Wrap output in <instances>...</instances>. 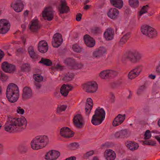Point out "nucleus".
<instances>
[{
  "mask_svg": "<svg viewBox=\"0 0 160 160\" xmlns=\"http://www.w3.org/2000/svg\"><path fill=\"white\" fill-rule=\"evenodd\" d=\"M130 135L129 131L127 129H124L116 132L114 134V136L117 138H124L128 137Z\"/></svg>",
  "mask_w": 160,
  "mask_h": 160,
  "instance_id": "obj_20",
  "label": "nucleus"
},
{
  "mask_svg": "<svg viewBox=\"0 0 160 160\" xmlns=\"http://www.w3.org/2000/svg\"><path fill=\"white\" fill-rule=\"evenodd\" d=\"M4 52L1 50L0 49V62L2 59L3 58L4 56Z\"/></svg>",
  "mask_w": 160,
  "mask_h": 160,
  "instance_id": "obj_61",
  "label": "nucleus"
},
{
  "mask_svg": "<svg viewBox=\"0 0 160 160\" xmlns=\"http://www.w3.org/2000/svg\"><path fill=\"white\" fill-rule=\"evenodd\" d=\"M115 97L114 94L111 93L110 95V100L112 103H113L115 102Z\"/></svg>",
  "mask_w": 160,
  "mask_h": 160,
  "instance_id": "obj_60",
  "label": "nucleus"
},
{
  "mask_svg": "<svg viewBox=\"0 0 160 160\" xmlns=\"http://www.w3.org/2000/svg\"><path fill=\"white\" fill-rule=\"evenodd\" d=\"M85 43L89 47H93L95 44V42L92 38L88 35H85L83 37Z\"/></svg>",
  "mask_w": 160,
  "mask_h": 160,
  "instance_id": "obj_26",
  "label": "nucleus"
},
{
  "mask_svg": "<svg viewBox=\"0 0 160 160\" xmlns=\"http://www.w3.org/2000/svg\"><path fill=\"white\" fill-rule=\"evenodd\" d=\"M119 13V11L114 8H111L109 9L107 13L108 16L112 19H115L118 16Z\"/></svg>",
  "mask_w": 160,
  "mask_h": 160,
  "instance_id": "obj_27",
  "label": "nucleus"
},
{
  "mask_svg": "<svg viewBox=\"0 0 160 160\" xmlns=\"http://www.w3.org/2000/svg\"><path fill=\"white\" fill-rule=\"evenodd\" d=\"M28 52L31 58L32 59H37L38 58V55L35 52L32 46H30L28 49Z\"/></svg>",
  "mask_w": 160,
  "mask_h": 160,
  "instance_id": "obj_33",
  "label": "nucleus"
},
{
  "mask_svg": "<svg viewBox=\"0 0 160 160\" xmlns=\"http://www.w3.org/2000/svg\"><path fill=\"white\" fill-rule=\"evenodd\" d=\"M76 157L74 156H72L66 158L65 160H76Z\"/></svg>",
  "mask_w": 160,
  "mask_h": 160,
  "instance_id": "obj_63",
  "label": "nucleus"
},
{
  "mask_svg": "<svg viewBox=\"0 0 160 160\" xmlns=\"http://www.w3.org/2000/svg\"><path fill=\"white\" fill-rule=\"evenodd\" d=\"M82 14L80 13H78L76 17V20L78 21H79L82 18Z\"/></svg>",
  "mask_w": 160,
  "mask_h": 160,
  "instance_id": "obj_59",
  "label": "nucleus"
},
{
  "mask_svg": "<svg viewBox=\"0 0 160 160\" xmlns=\"http://www.w3.org/2000/svg\"><path fill=\"white\" fill-rule=\"evenodd\" d=\"M106 52V49L105 48L100 47L93 52V58L99 59L103 57Z\"/></svg>",
  "mask_w": 160,
  "mask_h": 160,
  "instance_id": "obj_17",
  "label": "nucleus"
},
{
  "mask_svg": "<svg viewBox=\"0 0 160 160\" xmlns=\"http://www.w3.org/2000/svg\"><path fill=\"white\" fill-rule=\"evenodd\" d=\"M17 112L18 113L22 114L24 113V110L23 109L21 108L20 107H18L17 109Z\"/></svg>",
  "mask_w": 160,
  "mask_h": 160,
  "instance_id": "obj_58",
  "label": "nucleus"
},
{
  "mask_svg": "<svg viewBox=\"0 0 160 160\" xmlns=\"http://www.w3.org/2000/svg\"><path fill=\"white\" fill-rule=\"evenodd\" d=\"M149 8V6L148 5L143 6L140 11L139 15L141 16L143 14L147 13Z\"/></svg>",
  "mask_w": 160,
  "mask_h": 160,
  "instance_id": "obj_42",
  "label": "nucleus"
},
{
  "mask_svg": "<svg viewBox=\"0 0 160 160\" xmlns=\"http://www.w3.org/2000/svg\"><path fill=\"white\" fill-rule=\"evenodd\" d=\"M60 155V152L55 150L49 151L45 156V159L47 160H55L58 158Z\"/></svg>",
  "mask_w": 160,
  "mask_h": 160,
  "instance_id": "obj_10",
  "label": "nucleus"
},
{
  "mask_svg": "<svg viewBox=\"0 0 160 160\" xmlns=\"http://www.w3.org/2000/svg\"><path fill=\"white\" fill-rule=\"evenodd\" d=\"M104 155L107 160H114L116 158L115 152L111 149L106 150Z\"/></svg>",
  "mask_w": 160,
  "mask_h": 160,
  "instance_id": "obj_22",
  "label": "nucleus"
},
{
  "mask_svg": "<svg viewBox=\"0 0 160 160\" xmlns=\"http://www.w3.org/2000/svg\"><path fill=\"white\" fill-rule=\"evenodd\" d=\"M16 51L17 53V55L20 53H23L24 52L23 49L22 48H18L16 50Z\"/></svg>",
  "mask_w": 160,
  "mask_h": 160,
  "instance_id": "obj_57",
  "label": "nucleus"
},
{
  "mask_svg": "<svg viewBox=\"0 0 160 160\" xmlns=\"http://www.w3.org/2000/svg\"><path fill=\"white\" fill-rule=\"evenodd\" d=\"M143 143L144 144L151 145V146H155L156 144V142L151 140H146Z\"/></svg>",
  "mask_w": 160,
  "mask_h": 160,
  "instance_id": "obj_51",
  "label": "nucleus"
},
{
  "mask_svg": "<svg viewBox=\"0 0 160 160\" xmlns=\"http://www.w3.org/2000/svg\"><path fill=\"white\" fill-rule=\"evenodd\" d=\"M54 96L57 98H59L60 97V94L57 92H55L54 94Z\"/></svg>",
  "mask_w": 160,
  "mask_h": 160,
  "instance_id": "obj_64",
  "label": "nucleus"
},
{
  "mask_svg": "<svg viewBox=\"0 0 160 160\" xmlns=\"http://www.w3.org/2000/svg\"><path fill=\"white\" fill-rule=\"evenodd\" d=\"M111 146L110 143L106 142L105 143L102 145L101 146L103 148H109Z\"/></svg>",
  "mask_w": 160,
  "mask_h": 160,
  "instance_id": "obj_56",
  "label": "nucleus"
},
{
  "mask_svg": "<svg viewBox=\"0 0 160 160\" xmlns=\"http://www.w3.org/2000/svg\"><path fill=\"white\" fill-rule=\"evenodd\" d=\"M67 108V106L66 105H61L58 107L57 108V113H60L62 111H65Z\"/></svg>",
  "mask_w": 160,
  "mask_h": 160,
  "instance_id": "obj_49",
  "label": "nucleus"
},
{
  "mask_svg": "<svg viewBox=\"0 0 160 160\" xmlns=\"http://www.w3.org/2000/svg\"><path fill=\"white\" fill-rule=\"evenodd\" d=\"M114 32L112 28H108L104 32L103 36L106 40L108 41L112 40L114 38Z\"/></svg>",
  "mask_w": 160,
  "mask_h": 160,
  "instance_id": "obj_19",
  "label": "nucleus"
},
{
  "mask_svg": "<svg viewBox=\"0 0 160 160\" xmlns=\"http://www.w3.org/2000/svg\"><path fill=\"white\" fill-rule=\"evenodd\" d=\"M74 77V75L73 73L68 72L65 75L63 80L67 82L71 81L72 80Z\"/></svg>",
  "mask_w": 160,
  "mask_h": 160,
  "instance_id": "obj_37",
  "label": "nucleus"
},
{
  "mask_svg": "<svg viewBox=\"0 0 160 160\" xmlns=\"http://www.w3.org/2000/svg\"><path fill=\"white\" fill-rule=\"evenodd\" d=\"M40 26L38 20H33L29 27V29L32 32H37L40 28Z\"/></svg>",
  "mask_w": 160,
  "mask_h": 160,
  "instance_id": "obj_28",
  "label": "nucleus"
},
{
  "mask_svg": "<svg viewBox=\"0 0 160 160\" xmlns=\"http://www.w3.org/2000/svg\"><path fill=\"white\" fill-rule=\"evenodd\" d=\"M72 48L74 52H80L82 51V48L77 44H75L72 46Z\"/></svg>",
  "mask_w": 160,
  "mask_h": 160,
  "instance_id": "obj_45",
  "label": "nucleus"
},
{
  "mask_svg": "<svg viewBox=\"0 0 160 160\" xmlns=\"http://www.w3.org/2000/svg\"><path fill=\"white\" fill-rule=\"evenodd\" d=\"M84 90L89 93H94L97 90L98 86L96 82L92 81L88 82L83 85Z\"/></svg>",
  "mask_w": 160,
  "mask_h": 160,
  "instance_id": "obj_6",
  "label": "nucleus"
},
{
  "mask_svg": "<svg viewBox=\"0 0 160 160\" xmlns=\"http://www.w3.org/2000/svg\"><path fill=\"white\" fill-rule=\"evenodd\" d=\"M58 10L60 14L68 13L69 11V8L67 5L65 0H61L60 6L58 7Z\"/></svg>",
  "mask_w": 160,
  "mask_h": 160,
  "instance_id": "obj_21",
  "label": "nucleus"
},
{
  "mask_svg": "<svg viewBox=\"0 0 160 160\" xmlns=\"http://www.w3.org/2000/svg\"><path fill=\"white\" fill-rule=\"evenodd\" d=\"M10 24L6 19L0 20V33L2 34L7 33L9 29Z\"/></svg>",
  "mask_w": 160,
  "mask_h": 160,
  "instance_id": "obj_15",
  "label": "nucleus"
},
{
  "mask_svg": "<svg viewBox=\"0 0 160 160\" xmlns=\"http://www.w3.org/2000/svg\"><path fill=\"white\" fill-rule=\"evenodd\" d=\"M11 7L15 12H21L23 10L24 5L21 0H18L12 2L11 4Z\"/></svg>",
  "mask_w": 160,
  "mask_h": 160,
  "instance_id": "obj_16",
  "label": "nucleus"
},
{
  "mask_svg": "<svg viewBox=\"0 0 160 160\" xmlns=\"http://www.w3.org/2000/svg\"><path fill=\"white\" fill-rule=\"evenodd\" d=\"M63 39L62 35L58 33L55 34L52 38V44L55 48L59 47L62 43Z\"/></svg>",
  "mask_w": 160,
  "mask_h": 160,
  "instance_id": "obj_11",
  "label": "nucleus"
},
{
  "mask_svg": "<svg viewBox=\"0 0 160 160\" xmlns=\"http://www.w3.org/2000/svg\"><path fill=\"white\" fill-rule=\"evenodd\" d=\"M108 78H112L117 75V72L113 70H108Z\"/></svg>",
  "mask_w": 160,
  "mask_h": 160,
  "instance_id": "obj_47",
  "label": "nucleus"
},
{
  "mask_svg": "<svg viewBox=\"0 0 160 160\" xmlns=\"http://www.w3.org/2000/svg\"><path fill=\"white\" fill-rule=\"evenodd\" d=\"M142 55L138 52L132 51L127 52L125 58L131 62L136 63L138 62L141 59Z\"/></svg>",
  "mask_w": 160,
  "mask_h": 160,
  "instance_id": "obj_5",
  "label": "nucleus"
},
{
  "mask_svg": "<svg viewBox=\"0 0 160 160\" xmlns=\"http://www.w3.org/2000/svg\"><path fill=\"white\" fill-rule=\"evenodd\" d=\"M68 65L71 67V68L75 69H78L82 68L83 65L81 64L77 63L74 59L69 58L67 60Z\"/></svg>",
  "mask_w": 160,
  "mask_h": 160,
  "instance_id": "obj_18",
  "label": "nucleus"
},
{
  "mask_svg": "<svg viewBox=\"0 0 160 160\" xmlns=\"http://www.w3.org/2000/svg\"><path fill=\"white\" fill-rule=\"evenodd\" d=\"M144 139H149L151 138V135L149 130H147L146 131L144 134Z\"/></svg>",
  "mask_w": 160,
  "mask_h": 160,
  "instance_id": "obj_52",
  "label": "nucleus"
},
{
  "mask_svg": "<svg viewBox=\"0 0 160 160\" xmlns=\"http://www.w3.org/2000/svg\"><path fill=\"white\" fill-rule=\"evenodd\" d=\"M41 82H34V84L36 87L37 89H39L41 88L42 85L41 83Z\"/></svg>",
  "mask_w": 160,
  "mask_h": 160,
  "instance_id": "obj_54",
  "label": "nucleus"
},
{
  "mask_svg": "<svg viewBox=\"0 0 160 160\" xmlns=\"http://www.w3.org/2000/svg\"><path fill=\"white\" fill-rule=\"evenodd\" d=\"M147 88V86L145 84L140 86L138 90L137 93L138 95H140L141 93L143 91Z\"/></svg>",
  "mask_w": 160,
  "mask_h": 160,
  "instance_id": "obj_50",
  "label": "nucleus"
},
{
  "mask_svg": "<svg viewBox=\"0 0 160 160\" xmlns=\"http://www.w3.org/2000/svg\"><path fill=\"white\" fill-rule=\"evenodd\" d=\"M130 36V33L128 32L125 34L121 39L119 42V44L120 45H122L125 44L129 38Z\"/></svg>",
  "mask_w": 160,
  "mask_h": 160,
  "instance_id": "obj_34",
  "label": "nucleus"
},
{
  "mask_svg": "<svg viewBox=\"0 0 160 160\" xmlns=\"http://www.w3.org/2000/svg\"><path fill=\"white\" fill-rule=\"evenodd\" d=\"M27 124V120L24 118H15L9 117L5 125L4 129L11 133L19 132L23 130Z\"/></svg>",
  "mask_w": 160,
  "mask_h": 160,
  "instance_id": "obj_1",
  "label": "nucleus"
},
{
  "mask_svg": "<svg viewBox=\"0 0 160 160\" xmlns=\"http://www.w3.org/2000/svg\"><path fill=\"white\" fill-rule=\"evenodd\" d=\"M48 142L47 136H39L36 137L31 142V145L33 149L38 150L44 147Z\"/></svg>",
  "mask_w": 160,
  "mask_h": 160,
  "instance_id": "obj_3",
  "label": "nucleus"
},
{
  "mask_svg": "<svg viewBox=\"0 0 160 160\" xmlns=\"http://www.w3.org/2000/svg\"><path fill=\"white\" fill-rule=\"evenodd\" d=\"M33 97V92L31 88L26 86L22 90V99L23 101H27L32 98Z\"/></svg>",
  "mask_w": 160,
  "mask_h": 160,
  "instance_id": "obj_9",
  "label": "nucleus"
},
{
  "mask_svg": "<svg viewBox=\"0 0 160 160\" xmlns=\"http://www.w3.org/2000/svg\"><path fill=\"white\" fill-rule=\"evenodd\" d=\"M91 32L93 34L96 35L102 32L101 28L100 27H94L91 29Z\"/></svg>",
  "mask_w": 160,
  "mask_h": 160,
  "instance_id": "obj_39",
  "label": "nucleus"
},
{
  "mask_svg": "<svg viewBox=\"0 0 160 160\" xmlns=\"http://www.w3.org/2000/svg\"><path fill=\"white\" fill-rule=\"evenodd\" d=\"M126 117L125 114L122 115L121 114H118L114 118L113 122L112 125L114 126H118L122 123L125 119Z\"/></svg>",
  "mask_w": 160,
  "mask_h": 160,
  "instance_id": "obj_25",
  "label": "nucleus"
},
{
  "mask_svg": "<svg viewBox=\"0 0 160 160\" xmlns=\"http://www.w3.org/2000/svg\"><path fill=\"white\" fill-rule=\"evenodd\" d=\"M39 63L48 66H51L52 64V61L49 59L43 58H41V60L39 62Z\"/></svg>",
  "mask_w": 160,
  "mask_h": 160,
  "instance_id": "obj_35",
  "label": "nucleus"
},
{
  "mask_svg": "<svg viewBox=\"0 0 160 160\" xmlns=\"http://www.w3.org/2000/svg\"><path fill=\"white\" fill-rule=\"evenodd\" d=\"M63 68L60 65L58 64L56 66H53L52 67V69H56L58 70H62Z\"/></svg>",
  "mask_w": 160,
  "mask_h": 160,
  "instance_id": "obj_55",
  "label": "nucleus"
},
{
  "mask_svg": "<svg viewBox=\"0 0 160 160\" xmlns=\"http://www.w3.org/2000/svg\"><path fill=\"white\" fill-rule=\"evenodd\" d=\"M100 77L102 79H107L108 78V70L103 71L99 73Z\"/></svg>",
  "mask_w": 160,
  "mask_h": 160,
  "instance_id": "obj_40",
  "label": "nucleus"
},
{
  "mask_svg": "<svg viewBox=\"0 0 160 160\" xmlns=\"http://www.w3.org/2000/svg\"><path fill=\"white\" fill-rule=\"evenodd\" d=\"M73 123L77 128H82L84 124V120L82 116L80 114L75 116L73 118Z\"/></svg>",
  "mask_w": 160,
  "mask_h": 160,
  "instance_id": "obj_12",
  "label": "nucleus"
},
{
  "mask_svg": "<svg viewBox=\"0 0 160 160\" xmlns=\"http://www.w3.org/2000/svg\"><path fill=\"white\" fill-rule=\"evenodd\" d=\"M142 66L140 65L134 67L128 73V77L130 79H134L138 77L142 72Z\"/></svg>",
  "mask_w": 160,
  "mask_h": 160,
  "instance_id": "obj_7",
  "label": "nucleus"
},
{
  "mask_svg": "<svg viewBox=\"0 0 160 160\" xmlns=\"http://www.w3.org/2000/svg\"><path fill=\"white\" fill-rule=\"evenodd\" d=\"M128 3L130 6L133 8H137L139 5L138 0H129Z\"/></svg>",
  "mask_w": 160,
  "mask_h": 160,
  "instance_id": "obj_38",
  "label": "nucleus"
},
{
  "mask_svg": "<svg viewBox=\"0 0 160 160\" xmlns=\"http://www.w3.org/2000/svg\"><path fill=\"white\" fill-rule=\"evenodd\" d=\"M21 70L22 72H28L31 70V67L28 63L22 64L20 67Z\"/></svg>",
  "mask_w": 160,
  "mask_h": 160,
  "instance_id": "obj_36",
  "label": "nucleus"
},
{
  "mask_svg": "<svg viewBox=\"0 0 160 160\" xmlns=\"http://www.w3.org/2000/svg\"><path fill=\"white\" fill-rule=\"evenodd\" d=\"M152 29V27L147 25H143L141 26V30L142 33L146 36H148L149 31Z\"/></svg>",
  "mask_w": 160,
  "mask_h": 160,
  "instance_id": "obj_32",
  "label": "nucleus"
},
{
  "mask_svg": "<svg viewBox=\"0 0 160 160\" xmlns=\"http://www.w3.org/2000/svg\"><path fill=\"white\" fill-rule=\"evenodd\" d=\"M157 35V31L154 28H152V29H151L150 31H149L147 36L149 38H152L156 37Z\"/></svg>",
  "mask_w": 160,
  "mask_h": 160,
  "instance_id": "obj_41",
  "label": "nucleus"
},
{
  "mask_svg": "<svg viewBox=\"0 0 160 160\" xmlns=\"http://www.w3.org/2000/svg\"><path fill=\"white\" fill-rule=\"evenodd\" d=\"M105 112L102 108L98 107L96 110L91 120L92 123L95 125H99L105 118Z\"/></svg>",
  "mask_w": 160,
  "mask_h": 160,
  "instance_id": "obj_4",
  "label": "nucleus"
},
{
  "mask_svg": "<svg viewBox=\"0 0 160 160\" xmlns=\"http://www.w3.org/2000/svg\"><path fill=\"white\" fill-rule=\"evenodd\" d=\"M33 78L35 80V82H41L42 81L43 78L41 75L38 74H34L33 76Z\"/></svg>",
  "mask_w": 160,
  "mask_h": 160,
  "instance_id": "obj_44",
  "label": "nucleus"
},
{
  "mask_svg": "<svg viewBox=\"0 0 160 160\" xmlns=\"http://www.w3.org/2000/svg\"><path fill=\"white\" fill-rule=\"evenodd\" d=\"M79 147V145L78 143L73 142L70 144L68 145V148L71 150H75Z\"/></svg>",
  "mask_w": 160,
  "mask_h": 160,
  "instance_id": "obj_43",
  "label": "nucleus"
},
{
  "mask_svg": "<svg viewBox=\"0 0 160 160\" xmlns=\"http://www.w3.org/2000/svg\"><path fill=\"white\" fill-rule=\"evenodd\" d=\"M0 78L3 81L5 80L8 78L7 76L1 72H0Z\"/></svg>",
  "mask_w": 160,
  "mask_h": 160,
  "instance_id": "obj_53",
  "label": "nucleus"
},
{
  "mask_svg": "<svg viewBox=\"0 0 160 160\" xmlns=\"http://www.w3.org/2000/svg\"><path fill=\"white\" fill-rule=\"evenodd\" d=\"M20 152L21 153H24L28 151V148L26 146H20L18 148Z\"/></svg>",
  "mask_w": 160,
  "mask_h": 160,
  "instance_id": "obj_46",
  "label": "nucleus"
},
{
  "mask_svg": "<svg viewBox=\"0 0 160 160\" xmlns=\"http://www.w3.org/2000/svg\"><path fill=\"white\" fill-rule=\"evenodd\" d=\"M111 4L114 7L121 8L123 5V2L122 0H110Z\"/></svg>",
  "mask_w": 160,
  "mask_h": 160,
  "instance_id": "obj_31",
  "label": "nucleus"
},
{
  "mask_svg": "<svg viewBox=\"0 0 160 160\" xmlns=\"http://www.w3.org/2000/svg\"><path fill=\"white\" fill-rule=\"evenodd\" d=\"M73 87L71 85L63 84L60 89V92L64 97L67 96L69 91L72 90Z\"/></svg>",
  "mask_w": 160,
  "mask_h": 160,
  "instance_id": "obj_23",
  "label": "nucleus"
},
{
  "mask_svg": "<svg viewBox=\"0 0 160 160\" xmlns=\"http://www.w3.org/2000/svg\"><path fill=\"white\" fill-rule=\"evenodd\" d=\"M54 12L52 7H46L42 12V16L45 19L51 21L53 18Z\"/></svg>",
  "mask_w": 160,
  "mask_h": 160,
  "instance_id": "obj_8",
  "label": "nucleus"
},
{
  "mask_svg": "<svg viewBox=\"0 0 160 160\" xmlns=\"http://www.w3.org/2000/svg\"><path fill=\"white\" fill-rule=\"evenodd\" d=\"M127 147L132 151H134L138 149L139 145L138 143L132 141L127 142L126 143Z\"/></svg>",
  "mask_w": 160,
  "mask_h": 160,
  "instance_id": "obj_30",
  "label": "nucleus"
},
{
  "mask_svg": "<svg viewBox=\"0 0 160 160\" xmlns=\"http://www.w3.org/2000/svg\"><path fill=\"white\" fill-rule=\"evenodd\" d=\"M60 135L66 138H68L73 137L74 133L68 127H64L60 129Z\"/></svg>",
  "mask_w": 160,
  "mask_h": 160,
  "instance_id": "obj_13",
  "label": "nucleus"
},
{
  "mask_svg": "<svg viewBox=\"0 0 160 160\" xmlns=\"http://www.w3.org/2000/svg\"><path fill=\"white\" fill-rule=\"evenodd\" d=\"M93 105V101L91 98H88L86 103L85 112L88 115L92 108Z\"/></svg>",
  "mask_w": 160,
  "mask_h": 160,
  "instance_id": "obj_29",
  "label": "nucleus"
},
{
  "mask_svg": "<svg viewBox=\"0 0 160 160\" xmlns=\"http://www.w3.org/2000/svg\"><path fill=\"white\" fill-rule=\"evenodd\" d=\"M94 154V151L93 150L90 151L85 153L83 157V159H88V157L91 156Z\"/></svg>",
  "mask_w": 160,
  "mask_h": 160,
  "instance_id": "obj_48",
  "label": "nucleus"
},
{
  "mask_svg": "<svg viewBox=\"0 0 160 160\" xmlns=\"http://www.w3.org/2000/svg\"><path fill=\"white\" fill-rule=\"evenodd\" d=\"M156 72L159 75H160V65H159L156 68Z\"/></svg>",
  "mask_w": 160,
  "mask_h": 160,
  "instance_id": "obj_62",
  "label": "nucleus"
},
{
  "mask_svg": "<svg viewBox=\"0 0 160 160\" xmlns=\"http://www.w3.org/2000/svg\"><path fill=\"white\" fill-rule=\"evenodd\" d=\"M1 67L2 69L6 72L12 73L16 71V66L7 62H3L2 64Z\"/></svg>",
  "mask_w": 160,
  "mask_h": 160,
  "instance_id": "obj_14",
  "label": "nucleus"
},
{
  "mask_svg": "<svg viewBox=\"0 0 160 160\" xmlns=\"http://www.w3.org/2000/svg\"><path fill=\"white\" fill-rule=\"evenodd\" d=\"M6 97L8 101L11 102H16L19 97V90L17 86L14 83L9 84L7 88Z\"/></svg>",
  "mask_w": 160,
  "mask_h": 160,
  "instance_id": "obj_2",
  "label": "nucleus"
},
{
  "mask_svg": "<svg viewBox=\"0 0 160 160\" xmlns=\"http://www.w3.org/2000/svg\"><path fill=\"white\" fill-rule=\"evenodd\" d=\"M48 49V46L47 42L44 40L39 42L38 45V49L42 53L46 52Z\"/></svg>",
  "mask_w": 160,
  "mask_h": 160,
  "instance_id": "obj_24",
  "label": "nucleus"
}]
</instances>
